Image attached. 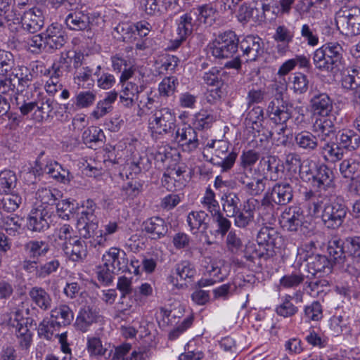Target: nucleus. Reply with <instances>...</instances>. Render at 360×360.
Segmentation results:
<instances>
[{"instance_id": "obj_34", "label": "nucleus", "mask_w": 360, "mask_h": 360, "mask_svg": "<svg viewBox=\"0 0 360 360\" xmlns=\"http://www.w3.org/2000/svg\"><path fill=\"white\" fill-rule=\"evenodd\" d=\"M313 131L317 134L321 140L326 141L328 137L335 132L332 117L329 115L316 119L313 124Z\"/></svg>"}, {"instance_id": "obj_38", "label": "nucleus", "mask_w": 360, "mask_h": 360, "mask_svg": "<svg viewBox=\"0 0 360 360\" xmlns=\"http://www.w3.org/2000/svg\"><path fill=\"white\" fill-rule=\"evenodd\" d=\"M117 93L115 91H112L107 93L105 98L98 101L96 104L95 109L92 111L91 115L96 120L104 117L112 110V103L117 98Z\"/></svg>"}, {"instance_id": "obj_5", "label": "nucleus", "mask_w": 360, "mask_h": 360, "mask_svg": "<svg viewBox=\"0 0 360 360\" xmlns=\"http://www.w3.org/2000/svg\"><path fill=\"white\" fill-rule=\"evenodd\" d=\"M4 327L8 329L11 328L19 340L20 346L23 349H27L32 342V334L28 329L22 311L13 308L10 312L5 313L3 316V323Z\"/></svg>"}, {"instance_id": "obj_43", "label": "nucleus", "mask_w": 360, "mask_h": 360, "mask_svg": "<svg viewBox=\"0 0 360 360\" xmlns=\"http://www.w3.org/2000/svg\"><path fill=\"white\" fill-rule=\"evenodd\" d=\"M49 249V243L44 240H30L24 246L25 252L32 259L46 255Z\"/></svg>"}, {"instance_id": "obj_18", "label": "nucleus", "mask_w": 360, "mask_h": 360, "mask_svg": "<svg viewBox=\"0 0 360 360\" xmlns=\"http://www.w3.org/2000/svg\"><path fill=\"white\" fill-rule=\"evenodd\" d=\"M20 19L21 27L30 33H35L39 31L44 24L42 11L37 7L25 11Z\"/></svg>"}, {"instance_id": "obj_37", "label": "nucleus", "mask_w": 360, "mask_h": 360, "mask_svg": "<svg viewBox=\"0 0 360 360\" xmlns=\"http://www.w3.org/2000/svg\"><path fill=\"white\" fill-rule=\"evenodd\" d=\"M293 297L285 294L281 297L278 304L275 307L276 314L283 318H291L296 315L299 309L292 303Z\"/></svg>"}, {"instance_id": "obj_2", "label": "nucleus", "mask_w": 360, "mask_h": 360, "mask_svg": "<svg viewBox=\"0 0 360 360\" xmlns=\"http://www.w3.org/2000/svg\"><path fill=\"white\" fill-rule=\"evenodd\" d=\"M328 252L335 265L350 275L360 274V236L348 237L344 241L332 240Z\"/></svg>"}, {"instance_id": "obj_49", "label": "nucleus", "mask_w": 360, "mask_h": 360, "mask_svg": "<svg viewBox=\"0 0 360 360\" xmlns=\"http://www.w3.org/2000/svg\"><path fill=\"white\" fill-rule=\"evenodd\" d=\"M358 64H360V61H358ZM342 86L348 90L357 89L360 86V65L347 70V74L342 78Z\"/></svg>"}, {"instance_id": "obj_20", "label": "nucleus", "mask_w": 360, "mask_h": 360, "mask_svg": "<svg viewBox=\"0 0 360 360\" xmlns=\"http://www.w3.org/2000/svg\"><path fill=\"white\" fill-rule=\"evenodd\" d=\"M311 108L314 115L328 117L333 110V100L326 93L316 91L310 100Z\"/></svg>"}, {"instance_id": "obj_23", "label": "nucleus", "mask_w": 360, "mask_h": 360, "mask_svg": "<svg viewBox=\"0 0 360 360\" xmlns=\"http://www.w3.org/2000/svg\"><path fill=\"white\" fill-rule=\"evenodd\" d=\"M67 37L64 31L58 25H51L45 32L46 51L60 49L66 43Z\"/></svg>"}, {"instance_id": "obj_33", "label": "nucleus", "mask_w": 360, "mask_h": 360, "mask_svg": "<svg viewBox=\"0 0 360 360\" xmlns=\"http://www.w3.org/2000/svg\"><path fill=\"white\" fill-rule=\"evenodd\" d=\"M292 188L288 183L276 184L272 188L270 198L278 205H286L292 199Z\"/></svg>"}, {"instance_id": "obj_36", "label": "nucleus", "mask_w": 360, "mask_h": 360, "mask_svg": "<svg viewBox=\"0 0 360 360\" xmlns=\"http://www.w3.org/2000/svg\"><path fill=\"white\" fill-rule=\"evenodd\" d=\"M34 167H32V172L34 174L40 175L45 173L49 174L53 179H59L63 176L61 171H63L62 167L56 161L46 162V164L41 162L40 160L36 159L34 161Z\"/></svg>"}, {"instance_id": "obj_14", "label": "nucleus", "mask_w": 360, "mask_h": 360, "mask_svg": "<svg viewBox=\"0 0 360 360\" xmlns=\"http://www.w3.org/2000/svg\"><path fill=\"white\" fill-rule=\"evenodd\" d=\"M239 47L247 62L255 61L264 53V43L258 36L245 37L239 41Z\"/></svg>"}, {"instance_id": "obj_29", "label": "nucleus", "mask_w": 360, "mask_h": 360, "mask_svg": "<svg viewBox=\"0 0 360 360\" xmlns=\"http://www.w3.org/2000/svg\"><path fill=\"white\" fill-rule=\"evenodd\" d=\"M143 227L152 239H160L167 232V226L165 221L158 217L148 219L143 222Z\"/></svg>"}, {"instance_id": "obj_15", "label": "nucleus", "mask_w": 360, "mask_h": 360, "mask_svg": "<svg viewBox=\"0 0 360 360\" xmlns=\"http://www.w3.org/2000/svg\"><path fill=\"white\" fill-rule=\"evenodd\" d=\"M102 260L105 265L110 266L117 274L130 271L126 253L117 248H110L103 254Z\"/></svg>"}, {"instance_id": "obj_25", "label": "nucleus", "mask_w": 360, "mask_h": 360, "mask_svg": "<svg viewBox=\"0 0 360 360\" xmlns=\"http://www.w3.org/2000/svg\"><path fill=\"white\" fill-rule=\"evenodd\" d=\"M77 236L70 224H63L57 228L53 234V244L58 250H64Z\"/></svg>"}, {"instance_id": "obj_63", "label": "nucleus", "mask_w": 360, "mask_h": 360, "mask_svg": "<svg viewBox=\"0 0 360 360\" xmlns=\"http://www.w3.org/2000/svg\"><path fill=\"white\" fill-rule=\"evenodd\" d=\"M96 93L93 91H82L75 97L74 103L79 108H86L92 105L96 101Z\"/></svg>"}, {"instance_id": "obj_52", "label": "nucleus", "mask_w": 360, "mask_h": 360, "mask_svg": "<svg viewBox=\"0 0 360 360\" xmlns=\"http://www.w3.org/2000/svg\"><path fill=\"white\" fill-rule=\"evenodd\" d=\"M1 208L7 212H13L21 203L22 198L17 191L1 192Z\"/></svg>"}, {"instance_id": "obj_17", "label": "nucleus", "mask_w": 360, "mask_h": 360, "mask_svg": "<svg viewBox=\"0 0 360 360\" xmlns=\"http://www.w3.org/2000/svg\"><path fill=\"white\" fill-rule=\"evenodd\" d=\"M282 236L272 227L263 226L260 229L257 242L259 245L266 246L267 252H273L274 248H280L282 244Z\"/></svg>"}, {"instance_id": "obj_27", "label": "nucleus", "mask_w": 360, "mask_h": 360, "mask_svg": "<svg viewBox=\"0 0 360 360\" xmlns=\"http://www.w3.org/2000/svg\"><path fill=\"white\" fill-rule=\"evenodd\" d=\"M209 221L208 214L202 210L192 211L188 214L186 218L189 230L193 234L206 231Z\"/></svg>"}, {"instance_id": "obj_56", "label": "nucleus", "mask_w": 360, "mask_h": 360, "mask_svg": "<svg viewBox=\"0 0 360 360\" xmlns=\"http://www.w3.org/2000/svg\"><path fill=\"white\" fill-rule=\"evenodd\" d=\"M223 203V210L226 213L227 217H233L238 213L240 204V199L234 193L225 194L221 198Z\"/></svg>"}, {"instance_id": "obj_46", "label": "nucleus", "mask_w": 360, "mask_h": 360, "mask_svg": "<svg viewBox=\"0 0 360 360\" xmlns=\"http://www.w3.org/2000/svg\"><path fill=\"white\" fill-rule=\"evenodd\" d=\"M36 102L37 103V105H36L37 110L34 113V119L37 122H41L44 118L51 117V112L53 110L55 104L53 99L43 97Z\"/></svg>"}, {"instance_id": "obj_6", "label": "nucleus", "mask_w": 360, "mask_h": 360, "mask_svg": "<svg viewBox=\"0 0 360 360\" xmlns=\"http://www.w3.org/2000/svg\"><path fill=\"white\" fill-rule=\"evenodd\" d=\"M342 5L335 16L338 30L347 36L360 34V8Z\"/></svg>"}, {"instance_id": "obj_31", "label": "nucleus", "mask_w": 360, "mask_h": 360, "mask_svg": "<svg viewBox=\"0 0 360 360\" xmlns=\"http://www.w3.org/2000/svg\"><path fill=\"white\" fill-rule=\"evenodd\" d=\"M240 182L242 184V191L250 195H259L264 191L266 179L251 178L248 176H242Z\"/></svg>"}, {"instance_id": "obj_1", "label": "nucleus", "mask_w": 360, "mask_h": 360, "mask_svg": "<svg viewBox=\"0 0 360 360\" xmlns=\"http://www.w3.org/2000/svg\"><path fill=\"white\" fill-rule=\"evenodd\" d=\"M305 200L309 213L312 216H320L327 228L338 229L343 224L347 207L335 195L309 191L305 193Z\"/></svg>"}, {"instance_id": "obj_51", "label": "nucleus", "mask_w": 360, "mask_h": 360, "mask_svg": "<svg viewBox=\"0 0 360 360\" xmlns=\"http://www.w3.org/2000/svg\"><path fill=\"white\" fill-rule=\"evenodd\" d=\"M86 349L91 357L103 356L108 351L101 338L92 335L86 338Z\"/></svg>"}, {"instance_id": "obj_30", "label": "nucleus", "mask_w": 360, "mask_h": 360, "mask_svg": "<svg viewBox=\"0 0 360 360\" xmlns=\"http://www.w3.org/2000/svg\"><path fill=\"white\" fill-rule=\"evenodd\" d=\"M314 185L319 188V192L326 193L328 188L332 186L333 174V172L326 165H321L317 167L316 173L313 175Z\"/></svg>"}, {"instance_id": "obj_21", "label": "nucleus", "mask_w": 360, "mask_h": 360, "mask_svg": "<svg viewBox=\"0 0 360 360\" xmlns=\"http://www.w3.org/2000/svg\"><path fill=\"white\" fill-rule=\"evenodd\" d=\"M194 15L195 13L190 11L181 15L176 20L178 39L174 41L175 46L174 49L179 47L181 42L185 41L192 34L194 27Z\"/></svg>"}, {"instance_id": "obj_4", "label": "nucleus", "mask_w": 360, "mask_h": 360, "mask_svg": "<svg viewBox=\"0 0 360 360\" xmlns=\"http://www.w3.org/2000/svg\"><path fill=\"white\" fill-rule=\"evenodd\" d=\"M7 58V61L1 60V103L3 100L6 104L12 102L13 99H17L15 96V88L16 84H21L22 86H29L26 80L19 78L17 70L14 68L13 56L11 52H1V59Z\"/></svg>"}, {"instance_id": "obj_54", "label": "nucleus", "mask_w": 360, "mask_h": 360, "mask_svg": "<svg viewBox=\"0 0 360 360\" xmlns=\"http://www.w3.org/2000/svg\"><path fill=\"white\" fill-rule=\"evenodd\" d=\"M216 121V116L209 110H202L195 115L194 127L198 130H203L211 127Z\"/></svg>"}, {"instance_id": "obj_12", "label": "nucleus", "mask_w": 360, "mask_h": 360, "mask_svg": "<svg viewBox=\"0 0 360 360\" xmlns=\"http://www.w3.org/2000/svg\"><path fill=\"white\" fill-rule=\"evenodd\" d=\"M292 109V105L284 101L282 94L279 92L269 102L266 113L274 123L283 125L291 117Z\"/></svg>"}, {"instance_id": "obj_22", "label": "nucleus", "mask_w": 360, "mask_h": 360, "mask_svg": "<svg viewBox=\"0 0 360 360\" xmlns=\"http://www.w3.org/2000/svg\"><path fill=\"white\" fill-rule=\"evenodd\" d=\"M62 198L61 192L54 188H39L35 194V207L46 208L56 204Z\"/></svg>"}, {"instance_id": "obj_42", "label": "nucleus", "mask_w": 360, "mask_h": 360, "mask_svg": "<svg viewBox=\"0 0 360 360\" xmlns=\"http://www.w3.org/2000/svg\"><path fill=\"white\" fill-rule=\"evenodd\" d=\"M63 252L72 261H78L85 258L87 253L84 242L77 236Z\"/></svg>"}, {"instance_id": "obj_16", "label": "nucleus", "mask_w": 360, "mask_h": 360, "mask_svg": "<svg viewBox=\"0 0 360 360\" xmlns=\"http://www.w3.org/2000/svg\"><path fill=\"white\" fill-rule=\"evenodd\" d=\"M50 217L49 209L34 207L27 218L28 229L36 232L46 230L49 227Z\"/></svg>"}, {"instance_id": "obj_58", "label": "nucleus", "mask_w": 360, "mask_h": 360, "mask_svg": "<svg viewBox=\"0 0 360 360\" xmlns=\"http://www.w3.org/2000/svg\"><path fill=\"white\" fill-rule=\"evenodd\" d=\"M201 203L203 207L210 212L211 215L220 211L219 204L215 199V193L210 187L206 188Z\"/></svg>"}, {"instance_id": "obj_61", "label": "nucleus", "mask_w": 360, "mask_h": 360, "mask_svg": "<svg viewBox=\"0 0 360 360\" xmlns=\"http://www.w3.org/2000/svg\"><path fill=\"white\" fill-rule=\"evenodd\" d=\"M134 292L136 304L143 306L146 303L147 298L153 295V289L150 283H143L137 287Z\"/></svg>"}, {"instance_id": "obj_8", "label": "nucleus", "mask_w": 360, "mask_h": 360, "mask_svg": "<svg viewBox=\"0 0 360 360\" xmlns=\"http://www.w3.org/2000/svg\"><path fill=\"white\" fill-rule=\"evenodd\" d=\"M239 39L233 31H226L217 36L208 46L212 56L218 59L230 58L237 53Z\"/></svg>"}, {"instance_id": "obj_48", "label": "nucleus", "mask_w": 360, "mask_h": 360, "mask_svg": "<svg viewBox=\"0 0 360 360\" xmlns=\"http://www.w3.org/2000/svg\"><path fill=\"white\" fill-rule=\"evenodd\" d=\"M206 273L218 281H223L228 276L227 271L224 267V261L212 259L209 258V262L205 266Z\"/></svg>"}, {"instance_id": "obj_44", "label": "nucleus", "mask_w": 360, "mask_h": 360, "mask_svg": "<svg viewBox=\"0 0 360 360\" xmlns=\"http://www.w3.org/2000/svg\"><path fill=\"white\" fill-rule=\"evenodd\" d=\"M329 328L333 335L340 336L349 333L350 326L348 317L333 316L329 320Z\"/></svg>"}, {"instance_id": "obj_7", "label": "nucleus", "mask_w": 360, "mask_h": 360, "mask_svg": "<svg viewBox=\"0 0 360 360\" xmlns=\"http://www.w3.org/2000/svg\"><path fill=\"white\" fill-rule=\"evenodd\" d=\"M191 170L185 163L178 159H171L167 173L163 176V186L168 191L180 190L191 179Z\"/></svg>"}, {"instance_id": "obj_26", "label": "nucleus", "mask_w": 360, "mask_h": 360, "mask_svg": "<svg viewBox=\"0 0 360 360\" xmlns=\"http://www.w3.org/2000/svg\"><path fill=\"white\" fill-rule=\"evenodd\" d=\"M303 260L307 262V268L309 273L315 276L318 273L328 274L331 271L332 264L328 257L322 255H314L303 257Z\"/></svg>"}, {"instance_id": "obj_19", "label": "nucleus", "mask_w": 360, "mask_h": 360, "mask_svg": "<svg viewBox=\"0 0 360 360\" xmlns=\"http://www.w3.org/2000/svg\"><path fill=\"white\" fill-rule=\"evenodd\" d=\"M118 228L117 222L109 221L103 226V229H99L98 227L92 233H90V237L86 238L89 239V243L91 247L97 249L104 248L109 240L108 236L117 232Z\"/></svg>"}, {"instance_id": "obj_60", "label": "nucleus", "mask_w": 360, "mask_h": 360, "mask_svg": "<svg viewBox=\"0 0 360 360\" xmlns=\"http://www.w3.org/2000/svg\"><path fill=\"white\" fill-rule=\"evenodd\" d=\"M304 315L308 321H319L323 318V308L320 302L314 301L304 307Z\"/></svg>"}, {"instance_id": "obj_62", "label": "nucleus", "mask_w": 360, "mask_h": 360, "mask_svg": "<svg viewBox=\"0 0 360 360\" xmlns=\"http://www.w3.org/2000/svg\"><path fill=\"white\" fill-rule=\"evenodd\" d=\"M304 280V276L300 272H292V274L283 276L279 281L281 287L288 289L295 288L299 286Z\"/></svg>"}, {"instance_id": "obj_32", "label": "nucleus", "mask_w": 360, "mask_h": 360, "mask_svg": "<svg viewBox=\"0 0 360 360\" xmlns=\"http://www.w3.org/2000/svg\"><path fill=\"white\" fill-rule=\"evenodd\" d=\"M29 296L33 304L42 311L51 309L52 299L48 292L41 287H33L29 291Z\"/></svg>"}, {"instance_id": "obj_3", "label": "nucleus", "mask_w": 360, "mask_h": 360, "mask_svg": "<svg viewBox=\"0 0 360 360\" xmlns=\"http://www.w3.org/2000/svg\"><path fill=\"white\" fill-rule=\"evenodd\" d=\"M342 55L343 49L339 43H326L314 52L313 63L320 71L335 74L342 66Z\"/></svg>"}, {"instance_id": "obj_11", "label": "nucleus", "mask_w": 360, "mask_h": 360, "mask_svg": "<svg viewBox=\"0 0 360 360\" xmlns=\"http://www.w3.org/2000/svg\"><path fill=\"white\" fill-rule=\"evenodd\" d=\"M103 22L100 14H89L81 10L72 11L65 18L68 28L74 31H89L94 26L100 25Z\"/></svg>"}, {"instance_id": "obj_53", "label": "nucleus", "mask_w": 360, "mask_h": 360, "mask_svg": "<svg viewBox=\"0 0 360 360\" xmlns=\"http://www.w3.org/2000/svg\"><path fill=\"white\" fill-rule=\"evenodd\" d=\"M134 24L130 22L119 23L114 29L117 34V39L124 42L129 43L136 39Z\"/></svg>"}, {"instance_id": "obj_28", "label": "nucleus", "mask_w": 360, "mask_h": 360, "mask_svg": "<svg viewBox=\"0 0 360 360\" xmlns=\"http://www.w3.org/2000/svg\"><path fill=\"white\" fill-rule=\"evenodd\" d=\"M98 312L89 307L82 308L76 318L75 326L77 330L85 333L88 331L90 326L98 321L99 319Z\"/></svg>"}, {"instance_id": "obj_39", "label": "nucleus", "mask_w": 360, "mask_h": 360, "mask_svg": "<svg viewBox=\"0 0 360 360\" xmlns=\"http://www.w3.org/2000/svg\"><path fill=\"white\" fill-rule=\"evenodd\" d=\"M5 3L7 4L6 6H4V18L5 22H1V26H4V29L7 27L11 32H15L18 30L21 22V13L18 11L16 8L10 6L8 1Z\"/></svg>"}, {"instance_id": "obj_55", "label": "nucleus", "mask_w": 360, "mask_h": 360, "mask_svg": "<svg viewBox=\"0 0 360 360\" xmlns=\"http://www.w3.org/2000/svg\"><path fill=\"white\" fill-rule=\"evenodd\" d=\"M225 73L222 68L213 67L209 71L204 73L202 79L207 85L220 87L224 84L223 77Z\"/></svg>"}, {"instance_id": "obj_47", "label": "nucleus", "mask_w": 360, "mask_h": 360, "mask_svg": "<svg viewBox=\"0 0 360 360\" xmlns=\"http://www.w3.org/2000/svg\"><path fill=\"white\" fill-rule=\"evenodd\" d=\"M264 120V110L260 106H255L248 110L245 124L252 130L259 131Z\"/></svg>"}, {"instance_id": "obj_59", "label": "nucleus", "mask_w": 360, "mask_h": 360, "mask_svg": "<svg viewBox=\"0 0 360 360\" xmlns=\"http://www.w3.org/2000/svg\"><path fill=\"white\" fill-rule=\"evenodd\" d=\"M60 326L53 319H44L38 326V334L46 340H51L54 332Z\"/></svg>"}, {"instance_id": "obj_40", "label": "nucleus", "mask_w": 360, "mask_h": 360, "mask_svg": "<svg viewBox=\"0 0 360 360\" xmlns=\"http://www.w3.org/2000/svg\"><path fill=\"white\" fill-rule=\"evenodd\" d=\"M15 100L16 99H15ZM13 101L14 99L12 102L6 104L5 101L3 100V103H1V111H5V112L1 115V125L5 130L8 131L15 130L21 122V119L17 113L9 112L11 103H13Z\"/></svg>"}, {"instance_id": "obj_13", "label": "nucleus", "mask_w": 360, "mask_h": 360, "mask_svg": "<svg viewBox=\"0 0 360 360\" xmlns=\"http://www.w3.org/2000/svg\"><path fill=\"white\" fill-rule=\"evenodd\" d=\"M97 208L96 203L90 199L82 204L81 216L78 219V231L83 238L90 237V233L98 228L95 211Z\"/></svg>"}, {"instance_id": "obj_41", "label": "nucleus", "mask_w": 360, "mask_h": 360, "mask_svg": "<svg viewBox=\"0 0 360 360\" xmlns=\"http://www.w3.org/2000/svg\"><path fill=\"white\" fill-rule=\"evenodd\" d=\"M51 318L55 320L60 327L66 326L73 321L74 314L68 305L61 304L51 311Z\"/></svg>"}, {"instance_id": "obj_45", "label": "nucleus", "mask_w": 360, "mask_h": 360, "mask_svg": "<svg viewBox=\"0 0 360 360\" xmlns=\"http://www.w3.org/2000/svg\"><path fill=\"white\" fill-rule=\"evenodd\" d=\"M174 271L181 281H193L197 273L194 264L188 260H182L177 263Z\"/></svg>"}, {"instance_id": "obj_35", "label": "nucleus", "mask_w": 360, "mask_h": 360, "mask_svg": "<svg viewBox=\"0 0 360 360\" xmlns=\"http://www.w3.org/2000/svg\"><path fill=\"white\" fill-rule=\"evenodd\" d=\"M70 53H72L71 51L62 52L59 59L54 62L51 65V68L46 70L44 74H53L63 77V75L69 73L72 70V59L70 58Z\"/></svg>"}, {"instance_id": "obj_9", "label": "nucleus", "mask_w": 360, "mask_h": 360, "mask_svg": "<svg viewBox=\"0 0 360 360\" xmlns=\"http://www.w3.org/2000/svg\"><path fill=\"white\" fill-rule=\"evenodd\" d=\"M279 221L284 229L290 232L300 231L306 236H310L313 232L307 226L302 208L298 206L286 207L281 213Z\"/></svg>"}, {"instance_id": "obj_50", "label": "nucleus", "mask_w": 360, "mask_h": 360, "mask_svg": "<svg viewBox=\"0 0 360 360\" xmlns=\"http://www.w3.org/2000/svg\"><path fill=\"white\" fill-rule=\"evenodd\" d=\"M229 149V144L224 140H214L211 143H208L204 149L203 156L205 158L207 153L215 156L216 158H220L222 155H226L225 158H232L231 154L226 155Z\"/></svg>"}, {"instance_id": "obj_10", "label": "nucleus", "mask_w": 360, "mask_h": 360, "mask_svg": "<svg viewBox=\"0 0 360 360\" xmlns=\"http://www.w3.org/2000/svg\"><path fill=\"white\" fill-rule=\"evenodd\" d=\"M175 113L167 107L155 109L148 120L149 128L152 133L168 134L173 133L176 128Z\"/></svg>"}, {"instance_id": "obj_24", "label": "nucleus", "mask_w": 360, "mask_h": 360, "mask_svg": "<svg viewBox=\"0 0 360 360\" xmlns=\"http://www.w3.org/2000/svg\"><path fill=\"white\" fill-rule=\"evenodd\" d=\"M175 139L181 143L184 151L191 152L198 146L197 132L190 126L178 129Z\"/></svg>"}, {"instance_id": "obj_64", "label": "nucleus", "mask_w": 360, "mask_h": 360, "mask_svg": "<svg viewBox=\"0 0 360 360\" xmlns=\"http://www.w3.org/2000/svg\"><path fill=\"white\" fill-rule=\"evenodd\" d=\"M177 85V79L174 77H165L159 84V94L163 97H169L174 94Z\"/></svg>"}, {"instance_id": "obj_57", "label": "nucleus", "mask_w": 360, "mask_h": 360, "mask_svg": "<svg viewBox=\"0 0 360 360\" xmlns=\"http://www.w3.org/2000/svg\"><path fill=\"white\" fill-rule=\"evenodd\" d=\"M250 200L248 201V204ZM235 217V225L239 228H245L253 220L254 210L250 207V205H245L244 208L238 212Z\"/></svg>"}]
</instances>
